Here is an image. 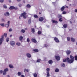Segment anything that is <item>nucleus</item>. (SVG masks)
<instances>
[{
	"label": "nucleus",
	"instance_id": "obj_36",
	"mask_svg": "<svg viewBox=\"0 0 77 77\" xmlns=\"http://www.w3.org/2000/svg\"><path fill=\"white\" fill-rule=\"evenodd\" d=\"M58 18H60L62 17V15H61L60 14H58Z\"/></svg>",
	"mask_w": 77,
	"mask_h": 77
},
{
	"label": "nucleus",
	"instance_id": "obj_32",
	"mask_svg": "<svg viewBox=\"0 0 77 77\" xmlns=\"http://www.w3.org/2000/svg\"><path fill=\"white\" fill-rule=\"evenodd\" d=\"M63 27H64V28H66V27H67V24H64V25H63Z\"/></svg>",
	"mask_w": 77,
	"mask_h": 77
},
{
	"label": "nucleus",
	"instance_id": "obj_22",
	"mask_svg": "<svg viewBox=\"0 0 77 77\" xmlns=\"http://www.w3.org/2000/svg\"><path fill=\"white\" fill-rule=\"evenodd\" d=\"M17 45H18V46H20L21 45V43L20 42H17L16 44Z\"/></svg>",
	"mask_w": 77,
	"mask_h": 77
},
{
	"label": "nucleus",
	"instance_id": "obj_10",
	"mask_svg": "<svg viewBox=\"0 0 77 77\" xmlns=\"http://www.w3.org/2000/svg\"><path fill=\"white\" fill-rule=\"evenodd\" d=\"M52 22L53 23H55V24H57L58 23L57 21L56 20H52Z\"/></svg>",
	"mask_w": 77,
	"mask_h": 77
},
{
	"label": "nucleus",
	"instance_id": "obj_56",
	"mask_svg": "<svg viewBox=\"0 0 77 77\" xmlns=\"http://www.w3.org/2000/svg\"><path fill=\"white\" fill-rule=\"evenodd\" d=\"M29 70H28V69H26V72H29Z\"/></svg>",
	"mask_w": 77,
	"mask_h": 77
},
{
	"label": "nucleus",
	"instance_id": "obj_50",
	"mask_svg": "<svg viewBox=\"0 0 77 77\" xmlns=\"http://www.w3.org/2000/svg\"><path fill=\"white\" fill-rule=\"evenodd\" d=\"M66 12L65 11H64L63 12V14H65Z\"/></svg>",
	"mask_w": 77,
	"mask_h": 77
},
{
	"label": "nucleus",
	"instance_id": "obj_64",
	"mask_svg": "<svg viewBox=\"0 0 77 77\" xmlns=\"http://www.w3.org/2000/svg\"><path fill=\"white\" fill-rule=\"evenodd\" d=\"M12 35H10V37H12Z\"/></svg>",
	"mask_w": 77,
	"mask_h": 77
},
{
	"label": "nucleus",
	"instance_id": "obj_40",
	"mask_svg": "<svg viewBox=\"0 0 77 77\" xmlns=\"http://www.w3.org/2000/svg\"><path fill=\"white\" fill-rule=\"evenodd\" d=\"M34 75V77H37V74L36 73H35L33 74Z\"/></svg>",
	"mask_w": 77,
	"mask_h": 77
},
{
	"label": "nucleus",
	"instance_id": "obj_9",
	"mask_svg": "<svg viewBox=\"0 0 77 77\" xmlns=\"http://www.w3.org/2000/svg\"><path fill=\"white\" fill-rule=\"evenodd\" d=\"M55 58L57 60H60V57L57 56L55 57Z\"/></svg>",
	"mask_w": 77,
	"mask_h": 77
},
{
	"label": "nucleus",
	"instance_id": "obj_2",
	"mask_svg": "<svg viewBox=\"0 0 77 77\" xmlns=\"http://www.w3.org/2000/svg\"><path fill=\"white\" fill-rule=\"evenodd\" d=\"M3 41H4V35H2L1 36V38H0V45L2 44Z\"/></svg>",
	"mask_w": 77,
	"mask_h": 77
},
{
	"label": "nucleus",
	"instance_id": "obj_4",
	"mask_svg": "<svg viewBox=\"0 0 77 77\" xmlns=\"http://www.w3.org/2000/svg\"><path fill=\"white\" fill-rule=\"evenodd\" d=\"M15 42L14 41H11L10 42V45H11V46H14V45H15Z\"/></svg>",
	"mask_w": 77,
	"mask_h": 77
},
{
	"label": "nucleus",
	"instance_id": "obj_33",
	"mask_svg": "<svg viewBox=\"0 0 77 77\" xmlns=\"http://www.w3.org/2000/svg\"><path fill=\"white\" fill-rule=\"evenodd\" d=\"M3 7L4 8H5V9H7V6H6V5H3Z\"/></svg>",
	"mask_w": 77,
	"mask_h": 77
},
{
	"label": "nucleus",
	"instance_id": "obj_1",
	"mask_svg": "<svg viewBox=\"0 0 77 77\" xmlns=\"http://www.w3.org/2000/svg\"><path fill=\"white\" fill-rule=\"evenodd\" d=\"M70 58L71 60L69 58H66L67 62H68V63H72L74 62V57L72 55L70 56Z\"/></svg>",
	"mask_w": 77,
	"mask_h": 77
},
{
	"label": "nucleus",
	"instance_id": "obj_16",
	"mask_svg": "<svg viewBox=\"0 0 77 77\" xmlns=\"http://www.w3.org/2000/svg\"><path fill=\"white\" fill-rule=\"evenodd\" d=\"M71 41H72V42H75V39H74V38H71Z\"/></svg>",
	"mask_w": 77,
	"mask_h": 77
},
{
	"label": "nucleus",
	"instance_id": "obj_46",
	"mask_svg": "<svg viewBox=\"0 0 77 77\" xmlns=\"http://www.w3.org/2000/svg\"><path fill=\"white\" fill-rule=\"evenodd\" d=\"M18 6L19 7H21V6H22V5L21 4H19L18 5Z\"/></svg>",
	"mask_w": 77,
	"mask_h": 77
},
{
	"label": "nucleus",
	"instance_id": "obj_7",
	"mask_svg": "<svg viewBox=\"0 0 77 77\" xmlns=\"http://www.w3.org/2000/svg\"><path fill=\"white\" fill-rule=\"evenodd\" d=\"M31 41L32 42H34V43H36V42H37L35 38H32L31 39Z\"/></svg>",
	"mask_w": 77,
	"mask_h": 77
},
{
	"label": "nucleus",
	"instance_id": "obj_57",
	"mask_svg": "<svg viewBox=\"0 0 77 77\" xmlns=\"http://www.w3.org/2000/svg\"><path fill=\"white\" fill-rule=\"evenodd\" d=\"M21 77H24V75H21Z\"/></svg>",
	"mask_w": 77,
	"mask_h": 77
},
{
	"label": "nucleus",
	"instance_id": "obj_12",
	"mask_svg": "<svg viewBox=\"0 0 77 77\" xmlns=\"http://www.w3.org/2000/svg\"><path fill=\"white\" fill-rule=\"evenodd\" d=\"M44 20V18L42 17H41L39 18V21H42Z\"/></svg>",
	"mask_w": 77,
	"mask_h": 77
},
{
	"label": "nucleus",
	"instance_id": "obj_13",
	"mask_svg": "<svg viewBox=\"0 0 77 77\" xmlns=\"http://www.w3.org/2000/svg\"><path fill=\"white\" fill-rule=\"evenodd\" d=\"M26 55H27V56L28 57H29V58L31 57V55H30V54L29 53H28L26 54Z\"/></svg>",
	"mask_w": 77,
	"mask_h": 77
},
{
	"label": "nucleus",
	"instance_id": "obj_63",
	"mask_svg": "<svg viewBox=\"0 0 77 77\" xmlns=\"http://www.w3.org/2000/svg\"><path fill=\"white\" fill-rule=\"evenodd\" d=\"M70 24H72V22H71V21L70 22Z\"/></svg>",
	"mask_w": 77,
	"mask_h": 77
},
{
	"label": "nucleus",
	"instance_id": "obj_15",
	"mask_svg": "<svg viewBox=\"0 0 77 77\" xmlns=\"http://www.w3.org/2000/svg\"><path fill=\"white\" fill-rule=\"evenodd\" d=\"M65 7L64 6L62 7L61 8V11H64V9H65Z\"/></svg>",
	"mask_w": 77,
	"mask_h": 77
},
{
	"label": "nucleus",
	"instance_id": "obj_48",
	"mask_svg": "<svg viewBox=\"0 0 77 77\" xmlns=\"http://www.w3.org/2000/svg\"><path fill=\"white\" fill-rule=\"evenodd\" d=\"M63 62H65L66 61V60L65 59H64L63 60Z\"/></svg>",
	"mask_w": 77,
	"mask_h": 77
},
{
	"label": "nucleus",
	"instance_id": "obj_8",
	"mask_svg": "<svg viewBox=\"0 0 77 77\" xmlns=\"http://www.w3.org/2000/svg\"><path fill=\"white\" fill-rule=\"evenodd\" d=\"M4 15L6 17H8L9 15V13L8 12H6L5 13Z\"/></svg>",
	"mask_w": 77,
	"mask_h": 77
},
{
	"label": "nucleus",
	"instance_id": "obj_11",
	"mask_svg": "<svg viewBox=\"0 0 77 77\" xmlns=\"http://www.w3.org/2000/svg\"><path fill=\"white\" fill-rule=\"evenodd\" d=\"M54 40L56 42H59L58 38H57L55 37L54 38Z\"/></svg>",
	"mask_w": 77,
	"mask_h": 77
},
{
	"label": "nucleus",
	"instance_id": "obj_28",
	"mask_svg": "<svg viewBox=\"0 0 77 77\" xmlns=\"http://www.w3.org/2000/svg\"><path fill=\"white\" fill-rule=\"evenodd\" d=\"M59 70L58 69H56L55 70V72H59Z\"/></svg>",
	"mask_w": 77,
	"mask_h": 77
},
{
	"label": "nucleus",
	"instance_id": "obj_37",
	"mask_svg": "<svg viewBox=\"0 0 77 77\" xmlns=\"http://www.w3.org/2000/svg\"><path fill=\"white\" fill-rule=\"evenodd\" d=\"M34 17L35 18H38V16L37 15H34Z\"/></svg>",
	"mask_w": 77,
	"mask_h": 77
},
{
	"label": "nucleus",
	"instance_id": "obj_29",
	"mask_svg": "<svg viewBox=\"0 0 77 77\" xmlns=\"http://www.w3.org/2000/svg\"><path fill=\"white\" fill-rule=\"evenodd\" d=\"M28 23L29 24H30L31 23V19H30L28 20Z\"/></svg>",
	"mask_w": 77,
	"mask_h": 77
},
{
	"label": "nucleus",
	"instance_id": "obj_62",
	"mask_svg": "<svg viewBox=\"0 0 77 77\" xmlns=\"http://www.w3.org/2000/svg\"><path fill=\"white\" fill-rule=\"evenodd\" d=\"M25 30H27V28H25Z\"/></svg>",
	"mask_w": 77,
	"mask_h": 77
},
{
	"label": "nucleus",
	"instance_id": "obj_43",
	"mask_svg": "<svg viewBox=\"0 0 77 77\" xmlns=\"http://www.w3.org/2000/svg\"><path fill=\"white\" fill-rule=\"evenodd\" d=\"M38 35H41V32L40 31H39L38 32Z\"/></svg>",
	"mask_w": 77,
	"mask_h": 77
},
{
	"label": "nucleus",
	"instance_id": "obj_24",
	"mask_svg": "<svg viewBox=\"0 0 77 77\" xmlns=\"http://www.w3.org/2000/svg\"><path fill=\"white\" fill-rule=\"evenodd\" d=\"M32 30V32L33 33H35V29L34 28H32L31 29Z\"/></svg>",
	"mask_w": 77,
	"mask_h": 77
},
{
	"label": "nucleus",
	"instance_id": "obj_58",
	"mask_svg": "<svg viewBox=\"0 0 77 77\" xmlns=\"http://www.w3.org/2000/svg\"><path fill=\"white\" fill-rule=\"evenodd\" d=\"M17 2H20L21 1V0H17Z\"/></svg>",
	"mask_w": 77,
	"mask_h": 77
},
{
	"label": "nucleus",
	"instance_id": "obj_34",
	"mask_svg": "<svg viewBox=\"0 0 77 77\" xmlns=\"http://www.w3.org/2000/svg\"><path fill=\"white\" fill-rule=\"evenodd\" d=\"M0 25L1 26H2V27L5 26V24L4 23H1Z\"/></svg>",
	"mask_w": 77,
	"mask_h": 77
},
{
	"label": "nucleus",
	"instance_id": "obj_38",
	"mask_svg": "<svg viewBox=\"0 0 77 77\" xmlns=\"http://www.w3.org/2000/svg\"><path fill=\"white\" fill-rule=\"evenodd\" d=\"M9 38H7L6 39V41L7 42H9Z\"/></svg>",
	"mask_w": 77,
	"mask_h": 77
},
{
	"label": "nucleus",
	"instance_id": "obj_19",
	"mask_svg": "<svg viewBox=\"0 0 77 77\" xmlns=\"http://www.w3.org/2000/svg\"><path fill=\"white\" fill-rule=\"evenodd\" d=\"M46 71H47L46 72H49V71H50V69L48 68H47Z\"/></svg>",
	"mask_w": 77,
	"mask_h": 77
},
{
	"label": "nucleus",
	"instance_id": "obj_21",
	"mask_svg": "<svg viewBox=\"0 0 77 77\" xmlns=\"http://www.w3.org/2000/svg\"><path fill=\"white\" fill-rule=\"evenodd\" d=\"M17 74L18 76H20L21 75V73L20 72H18Z\"/></svg>",
	"mask_w": 77,
	"mask_h": 77
},
{
	"label": "nucleus",
	"instance_id": "obj_14",
	"mask_svg": "<svg viewBox=\"0 0 77 77\" xmlns=\"http://www.w3.org/2000/svg\"><path fill=\"white\" fill-rule=\"evenodd\" d=\"M66 53L67 54H69L71 53V51L69 50L67 51L66 52Z\"/></svg>",
	"mask_w": 77,
	"mask_h": 77
},
{
	"label": "nucleus",
	"instance_id": "obj_30",
	"mask_svg": "<svg viewBox=\"0 0 77 77\" xmlns=\"http://www.w3.org/2000/svg\"><path fill=\"white\" fill-rule=\"evenodd\" d=\"M26 7L28 8H30L31 7V6H30V5H29L28 4L27 5Z\"/></svg>",
	"mask_w": 77,
	"mask_h": 77
},
{
	"label": "nucleus",
	"instance_id": "obj_49",
	"mask_svg": "<svg viewBox=\"0 0 77 77\" xmlns=\"http://www.w3.org/2000/svg\"><path fill=\"white\" fill-rule=\"evenodd\" d=\"M4 2V0H0V2H1V3H3Z\"/></svg>",
	"mask_w": 77,
	"mask_h": 77
},
{
	"label": "nucleus",
	"instance_id": "obj_31",
	"mask_svg": "<svg viewBox=\"0 0 77 77\" xmlns=\"http://www.w3.org/2000/svg\"><path fill=\"white\" fill-rule=\"evenodd\" d=\"M33 51H35V52H38V50L37 49L33 50Z\"/></svg>",
	"mask_w": 77,
	"mask_h": 77
},
{
	"label": "nucleus",
	"instance_id": "obj_39",
	"mask_svg": "<svg viewBox=\"0 0 77 77\" xmlns=\"http://www.w3.org/2000/svg\"><path fill=\"white\" fill-rule=\"evenodd\" d=\"M4 35L5 36V38L7 37V34L6 33H5L4 34Z\"/></svg>",
	"mask_w": 77,
	"mask_h": 77
},
{
	"label": "nucleus",
	"instance_id": "obj_3",
	"mask_svg": "<svg viewBox=\"0 0 77 77\" xmlns=\"http://www.w3.org/2000/svg\"><path fill=\"white\" fill-rule=\"evenodd\" d=\"M26 12H24L22 13L21 15V17H23V18H27V16H26Z\"/></svg>",
	"mask_w": 77,
	"mask_h": 77
},
{
	"label": "nucleus",
	"instance_id": "obj_42",
	"mask_svg": "<svg viewBox=\"0 0 77 77\" xmlns=\"http://www.w3.org/2000/svg\"><path fill=\"white\" fill-rule=\"evenodd\" d=\"M27 41L28 42H30V39H29V38H27Z\"/></svg>",
	"mask_w": 77,
	"mask_h": 77
},
{
	"label": "nucleus",
	"instance_id": "obj_52",
	"mask_svg": "<svg viewBox=\"0 0 77 77\" xmlns=\"http://www.w3.org/2000/svg\"><path fill=\"white\" fill-rule=\"evenodd\" d=\"M44 46L45 47H47L48 45H44Z\"/></svg>",
	"mask_w": 77,
	"mask_h": 77
},
{
	"label": "nucleus",
	"instance_id": "obj_17",
	"mask_svg": "<svg viewBox=\"0 0 77 77\" xmlns=\"http://www.w3.org/2000/svg\"><path fill=\"white\" fill-rule=\"evenodd\" d=\"M48 63L49 64H51L53 63V61L51 60H50L49 61Z\"/></svg>",
	"mask_w": 77,
	"mask_h": 77
},
{
	"label": "nucleus",
	"instance_id": "obj_61",
	"mask_svg": "<svg viewBox=\"0 0 77 77\" xmlns=\"http://www.w3.org/2000/svg\"><path fill=\"white\" fill-rule=\"evenodd\" d=\"M48 27H50V26H47Z\"/></svg>",
	"mask_w": 77,
	"mask_h": 77
},
{
	"label": "nucleus",
	"instance_id": "obj_5",
	"mask_svg": "<svg viewBox=\"0 0 77 77\" xmlns=\"http://www.w3.org/2000/svg\"><path fill=\"white\" fill-rule=\"evenodd\" d=\"M9 9H14L17 10V9H18V8L17 7H15L14 6H11L10 7Z\"/></svg>",
	"mask_w": 77,
	"mask_h": 77
},
{
	"label": "nucleus",
	"instance_id": "obj_45",
	"mask_svg": "<svg viewBox=\"0 0 77 77\" xmlns=\"http://www.w3.org/2000/svg\"><path fill=\"white\" fill-rule=\"evenodd\" d=\"M59 21H62V18H60L59 19Z\"/></svg>",
	"mask_w": 77,
	"mask_h": 77
},
{
	"label": "nucleus",
	"instance_id": "obj_35",
	"mask_svg": "<svg viewBox=\"0 0 77 77\" xmlns=\"http://www.w3.org/2000/svg\"><path fill=\"white\" fill-rule=\"evenodd\" d=\"M40 61H41V59H38L37 60V62H40Z\"/></svg>",
	"mask_w": 77,
	"mask_h": 77
},
{
	"label": "nucleus",
	"instance_id": "obj_41",
	"mask_svg": "<svg viewBox=\"0 0 77 77\" xmlns=\"http://www.w3.org/2000/svg\"><path fill=\"white\" fill-rule=\"evenodd\" d=\"M67 41H70V38H69V37H67Z\"/></svg>",
	"mask_w": 77,
	"mask_h": 77
},
{
	"label": "nucleus",
	"instance_id": "obj_53",
	"mask_svg": "<svg viewBox=\"0 0 77 77\" xmlns=\"http://www.w3.org/2000/svg\"><path fill=\"white\" fill-rule=\"evenodd\" d=\"M75 12H77V9L75 10Z\"/></svg>",
	"mask_w": 77,
	"mask_h": 77
},
{
	"label": "nucleus",
	"instance_id": "obj_27",
	"mask_svg": "<svg viewBox=\"0 0 77 77\" xmlns=\"http://www.w3.org/2000/svg\"><path fill=\"white\" fill-rule=\"evenodd\" d=\"M3 74L4 75H5L6 74V72L4 71L3 72Z\"/></svg>",
	"mask_w": 77,
	"mask_h": 77
},
{
	"label": "nucleus",
	"instance_id": "obj_25",
	"mask_svg": "<svg viewBox=\"0 0 77 77\" xmlns=\"http://www.w3.org/2000/svg\"><path fill=\"white\" fill-rule=\"evenodd\" d=\"M21 33H25V30H24V29H22L21 30Z\"/></svg>",
	"mask_w": 77,
	"mask_h": 77
},
{
	"label": "nucleus",
	"instance_id": "obj_6",
	"mask_svg": "<svg viewBox=\"0 0 77 77\" xmlns=\"http://www.w3.org/2000/svg\"><path fill=\"white\" fill-rule=\"evenodd\" d=\"M8 24H5V27H9V24H10V21H8Z\"/></svg>",
	"mask_w": 77,
	"mask_h": 77
},
{
	"label": "nucleus",
	"instance_id": "obj_20",
	"mask_svg": "<svg viewBox=\"0 0 77 77\" xmlns=\"http://www.w3.org/2000/svg\"><path fill=\"white\" fill-rule=\"evenodd\" d=\"M9 68H14V66H12L11 64H10L9 65Z\"/></svg>",
	"mask_w": 77,
	"mask_h": 77
},
{
	"label": "nucleus",
	"instance_id": "obj_44",
	"mask_svg": "<svg viewBox=\"0 0 77 77\" xmlns=\"http://www.w3.org/2000/svg\"><path fill=\"white\" fill-rule=\"evenodd\" d=\"M61 66L62 67H64V66H65V64H64V63L62 64H61Z\"/></svg>",
	"mask_w": 77,
	"mask_h": 77
},
{
	"label": "nucleus",
	"instance_id": "obj_60",
	"mask_svg": "<svg viewBox=\"0 0 77 77\" xmlns=\"http://www.w3.org/2000/svg\"><path fill=\"white\" fill-rule=\"evenodd\" d=\"M7 77H10V76L9 75H8Z\"/></svg>",
	"mask_w": 77,
	"mask_h": 77
},
{
	"label": "nucleus",
	"instance_id": "obj_23",
	"mask_svg": "<svg viewBox=\"0 0 77 77\" xmlns=\"http://www.w3.org/2000/svg\"><path fill=\"white\" fill-rule=\"evenodd\" d=\"M47 74V77H50V74L49 73V72H46Z\"/></svg>",
	"mask_w": 77,
	"mask_h": 77
},
{
	"label": "nucleus",
	"instance_id": "obj_18",
	"mask_svg": "<svg viewBox=\"0 0 77 77\" xmlns=\"http://www.w3.org/2000/svg\"><path fill=\"white\" fill-rule=\"evenodd\" d=\"M23 39V37L22 36H20L19 37V39L20 40V41H21Z\"/></svg>",
	"mask_w": 77,
	"mask_h": 77
},
{
	"label": "nucleus",
	"instance_id": "obj_59",
	"mask_svg": "<svg viewBox=\"0 0 77 77\" xmlns=\"http://www.w3.org/2000/svg\"><path fill=\"white\" fill-rule=\"evenodd\" d=\"M26 71V69H25L24 71V72H25Z\"/></svg>",
	"mask_w": 77,
	"mask_h": 77
},
{
	"label": "nucleus",
	"instance_id": "obj_51",
	"mask_svg": "<svg viewBox=\"0 0 77 77\" xmlns=\"http://www.w3.org/2000/svg\"><path fill=\"white\" fill-rule=\"evenodd\" d=\"M12 31V29L11 28L10 29H9V32H11Z\"/></svg>",
	"mask_w": 77,
	"mask_h": 77
},
{
	"label": "nucleus",
	"instance_id": "obj_54",
	"mask_svg": "<svg viewBox=\"0 0 77 77\" xmlns=\"http://www.w3.org/2000/svg\"><path fill=\"white\" fill-rule=\"evenodd\" d=\"M2 21H5V20H4V19H2Z\"/></svg>",
	"mask_w": 77,
	"mask_h": 77
},
{
	"label": "nucleus",
	"instance_id": "obj_26",
	"mask_svg": "<svg viewBox=\"0 0 77 77\" xmlns=\"http://www.w3.org/2000/svg\"><path fill=\"white\" fill-rule=\"evenodd\" d=\"M8 70H9V69H8L6 68L4 69V71H5V72H7L8 71Z\"/></svg>",
	"mask_w": 77,
	"mask_h": 77
},
{
	"label": "nucleus",
	"instance_id": "obj_55",
	"mask_svg": "<svg viewBox=\"0 0 77 77\" xmlns=\"http://www.w3.org/2000/svg\"><path fill=\"white\" fill-rule=\"evenodd\" d=\"M2 72H3V71H2V70H1L0 71V73H2Z\"/></svg>",
	"mask_w": 77,
	"mask_h": 77
},
{
	"label": "nucleus",
	"instance_id": "obj_47",
	"mask_svg": "<svg viewBox=\"0 0 77 77\" xmlns=\"http://www.w3.org/2000/svg\"><path fill=\"white\" fill-rule=\"evenodd\" d=\"M75 59L76 60H77V56H75Z\"/></svg>",
	"mask_w": 77,
	"mask_h": 77
}]
</instances>
